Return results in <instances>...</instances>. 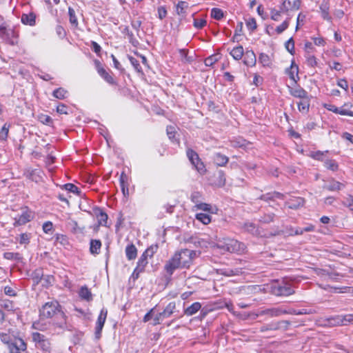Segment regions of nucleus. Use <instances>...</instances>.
<instances>
[{"instance_id": "f257e3e1", "label": "nucleus", "mask_w": 353, "mask_h": 353, "mask_svg": "<svg viewBox=\"0 0 353 353\" xmlns=\"http://www.w3.org/2000/svg\"><path fill=\"white\" fill-rule=\"evenodd\" d=\"M196 256V251L183 249L174 253L165 264L164 269L167 273L171 275L178 268H189Z\"/></svg>"}, {"instance_id": "f03ea898", "label": "nucleus", "mask_w": 353, "mask_h": 353, "mask_svg": "<svg viewBox=\"0 0 353 353\" xmlns=\"http://www.w3.org/2000/svg\"><path fill=\"white\" fill-rule=\"evenodd\" d=\"M40 319L55 317L58 321L54 325L63 330L66 327V316L61 310V305L57 301H51L45 303L39 310Z\"/></svg>"}, {"instance_id": "7ed1b4c3", "label": "nucleus", "mask_w": 353, "mask_h": 353, "mask_svg": "<svg viewBox=\"0 0 353 353\" xmlns=\"http://www.w3.org/2000/svg\"><path fill=\"white\" fill-rule=\"evenodd\" d=\"M223 251L229 252L243 253L245 250V245L235 239L223 238L218 239L217 242L212 245Z\"/></svg>"}, {"instance_id": "20e7f679", "label": "nucleus", "mask_w": 353, "mask_h": 353, "mask_svg": "<svg viewBox=\"0 0 353 353\" xmlns=\"http://www.w3.org/2000/svg\"><path fill=\"white\" fill-rule=\"evenodd\" d=\"M1 341L8 345L10 353H22L27 349V345L21 339H17L10 342V336L5 333L0 334Z\"/></svg>"}, {"instance_id": "39448f33", "label": "nucleus", "mask_w": 353, "mask_h": 353, "mask_svg": "<svg viewBox=\"0 0 353 353\" xmlns=\"http://www.w3.org/2000/svg\"><path fill=\"white\" fill-rule=\"evenodd\" d=\"M32 340L34 343L36 347L42 350L44 352H50L51 350V342L45 335L34 332L31 334Z\"/></svg>"}, {"instance_id": "423d86ee", "label": "nucleus", "mask_w": 353, "mask_h": 353, "mask_svg": "<svg viewBox=\"0 0 353 353\" xmlns=\"http://www.w3.org/2000/svg\"><path fill=\"white\" fill-rule=\"evenodd\" d=\"M301 6L300 0H294L292 2L290 0H285L281 5V11L288 15V17H292L291 12L298 10Z\"/></svg>"}, {"instance_id": "0eeeda50", "label": "nucleus", "mask_w": 353, "mask_h": 353, "mask_svg": "<svg viewBox=\"0 0 353 353\" xmlns=\"http://www.w3.org/2000/svg\"><path fill=\"white\" fill-rule=\"evenodd\" d=\"M33 217L34 214L31 210L27 208H23L21 214L18 217L14 218V225L15 226L24 225L30 221Z\"/></svg>"}, {"instance_id": "6e6552de", "label": "nucleus", "mask_w": 353, "mask_h": 353, "mask_svg": "<svg viewBox=\"0 0 353 353\" xmlns=\"http://www.w3.org/2000/svg\"><path fill=\"white\" fill-rule=\"evenodd\" d=\"M187 156L191 163L195 166L196 169L200 173L205 172V167L202 162H201L198 154L192 150H188L187 151Z\"/></svg>"}, {"instance_id": "1a4fd4ad", "label": "nucleus", "mask_w": 353, "mask_h": 353, "mask_svg": "<svg viewBox=\"0 0 353 353\" xmlns=\"http://www.w3.org/2000/svg\"><path fill=\"white\" fill-rule=\"evenodd\" d=\"M108 311L106 309L103 308L98 316L96 327H95V337L99 339L101 337V333L103 327L104 323L107 318Z\"/></svg>"}, {"instance_id": "9d476101", "label": "nucleus", "mask_w": 353, "mask_h": 353, "mask_svg": "<svg viewBox=\"0 0 353 353\" xmlns=\"http://www.w3.org/2000/svg\"><path fill=\"white\" fill-rule=\"evenodd\" d=\"M286 312V310L283 307H272L265 310H259L255 316H268L269 317L279 316Z\"/></svg>"}, {"instance_id": "9b49d317", "label": "nucleus", "mask_w": 353, "mask_h": 353, "mask_svg": "<svg viewBox=\"0 0 353 353\" xmlns=\"http://www.w3.org/2000/svg\"><path fill=\"white\" fill-rule=\"evenodd\" d=\"M353 323V314L336 316L330 319V323L332 325H346Z\"/></svg>"}, {"instance_id": "f8f14e48", "label": "nucleus", "mask_w": 353, "mask_h": 353, "mask_svg": "<svg viewBox=\"0 0 353 353\" xmlns=\"http://www.w3.org/2000/svg\"><path fill=\"white\" fill-rule=\"evenodd\" d=\"M272 292L276 296H289L294 293V290L287 285L274 286Z\"/></svg>"}, {"instance_id": "ddd939ff", "label": "nucleus", "mask_w": 353, "mask_h": 353, "mask_svg": "<svg viewBox=\"0 0 353 353\" xmlns=\"http://www.w3.org/2000/svg\"><path fill=\"white\" fill-rule=\"evenodd\" d=\"M320 11L322 17L328 21H332V17L330 15V2L329 0H323L321 4L320 5Z\"/></svg>"}, {"instance_id": "4468645a", "label": "nucleus", "mask_w": 353, "mask_h": 353, "mask_svg": "<svg viewBox=\"0 0 353 353\" xmlns=\"http://www.w3.org/2000/svg\"><path fill=\"white\" fill-rule=\"evenodd\" d=\"M97 71L99 75L104 79L108 83L111 85H116V81L111 74H110L103 67L99 64L97 65Z\"/></svg>"}, {"instance_id": "2eb2a0df", "label": "nucleus", "mask_w": 353, "mask_h": 353, "mask_svg": "<svg viewBox=\"0 0 353 353\" xmlns=\"http://www.w3.org/2000/svg\"><path fill=\"white\" fill-rule=\"evenodd\" d=\"M256 62L255 54L253 51H247L245 54L243 63L248 66H254Z\"/></svg>"}, {"instance_id": "dca6fc26", "label": "nucleus", "mask_w": 353, "mask_h": 353, "mask_svg": "<svg viewBox=\"0 0 353 353\" xmlns=\"http://www.w3.org/2000/svg\"><path fill=\"white\" fill-rule=\"evenodd\" d=\"M290 94L296 98L305 99L308 97L307 92L301 87L291 88L290 90Z\"/></svg>"}, {"instance_id": "f3484780", "label": "nucleus", "mask_w": 353, "mask_h": 353, "mask_svg": "<svg viewBox=\"0 0 353 353\" xmlns=\"http://www.w3.org/2000/svg\"><path fill=\"white\" fill-rule=\"evenodd\" d=\"M176 308L175 302H170L161 312H159V316H163L164 319L170 317L174 312Z\"/></svg>"}, {"instance_id": "a211bd4d", "label": "nucleus", "mask_w": 353, "mask_h": 353, "mask_svg": "<svg viewBox=\"0 0 353 353\" xmlns=\"http://www.w3.org/2000/svg\"><path fill=\"white\" fill-rule=\"evenodd\" d=\"M345 187L344 184L336 181H331L328 183L325 184L323 188L329 191H336L340 190Z\"/></svg>"}, {"instance_id": "6ab92c4d", "label": "nucleus", "mask_w": 353, "mask_h": 353, "mask_svg": "<svg viewBox=\"0 0 353 353\" xmlns=\"http://www.w3.org/2000/svg\"><path fill=\"white\" fill-rule=\"evenodd\" d=\"M281 324H285V325H288L290 323L287 321H282L278 323L265 325L261 327V332H263L268 330H276L280 327Z\"/></svg>"}, {"instance_id": "aec40b11", "label": "nucleus", "mask_w": 353, "mask_h": 353, "mask_svg": "<svg viewBox=\"0 0 353 353\" xmlns=\"http://www.w3.org/2000/svg\"><path fill=\"white\" fill-rule=\"evenodd\" d=\"M97 218L99 224L94 228L95 231L98 230L99 225L107 226L108 216L106 213L99 211V212L97 214Z\"/></svg>"}, {"instance_id": "412c9836", "label": "nucleus", "mask_w": 353, "mask_h": 353, "mask_svg": "<svg viewBox=\"0 0 353 353\" xmlns=\"http://www.w3.org/2000/svg\"><path fill=\"white\" fill-rule=\"evenodd\" d=\"M125 254L128 260H133L137 256V249L134 244L128 245L125 248Z\"/></svg>"}, {"instance_id": "4be33fe9", "label": "nucleus", "mask_w": 353, "mask_h": 353, "mask_svg": "<svg viewBox=\"0 0 353 353\" xmlns=\"http://www.w3.org/2000/svg\"><path fill=\"white\" fill-rule=\"evenodd\" d=\"M201 303L199 302H195L185 310L184 314L187 316H192L196 314L201 309Z\"/></svg>"}, {"instance_id": "5701e85b", "label": "nucleus", "mask_w": 353, "mask_h": 353, "mask_svg": "<svg viewBox=\"0 0 353 353\" xmlns=\"http://www.w3.org/2000/svg\"><path fill=\"white\" fill-rule=\"evenodd\" d=\"M35 14L32 12L23 14L21 16V21L26 25L34 26L35 24Z\"/></svg>"}, {"instance_id": "b1692460", "label": "nucleus", "mask_w": 353, "mask_h": 353, "mask_svg": "<svg viewBox=\"0 0 353 353\" xmlns=\"http://www.w3.org/2000/svg\"><path fill=\"white\" fill-rule=\"evenodd\" d=\"M214 161L219 166H224L228 162V158L221 153H216L214 156Z\"/></svg>"}, {"instance_id": "393cba45", "label": "nucleus", "mask_w": 353, "mask_h": 353, "mask_svg": "<svg viewBox=\"0 0 353 353\" xmlns=\"http://www.w3.org/2000/svg\"><path fill=\"white\" fill-rule=\"evenodd\" d=\"M243 53V48L241 46L234 48L230 52L231 56L235 60H240L242 58Z\"/></svg>"}, {"instance_id": "a878e982", "label": "nucleus", "mask_w": 353, "mask_h": 353, "mask_svg": "<svg viewBox=\"0 0 353 353\" xmlns=\"http://www.w3.org/2000/svg\"><path fill=\"white\" fill-rule=\"evenodd\" d=\"M101 247V243L99 240L93 239L90 241V251L92 254H99Z\"/></svg>"}, {"instance_id": "bb28decb", "label": "nucleus", "mask_w": 353, "mask_h": 353, "mask_svg": "<svg viewBox=\"0 0 353 353\" xmlns=\"http://www.w3.org/2000/svg\"><path fill=\"white\" fill-rule=\"evenodd\" d=\"M310 106V98L309 96L305 99H301V101L298 103V108L301 112H307Z\"/></svg>"}, {"instance_id": "cd10ccee", "label": "nucleus", "mask_w": 353, "mask_h": 353, "mask_svg": "<svg viewBox=\"0 0 353 353\" xmlns=\"http://www.w3.org/2000/svg\"><path fill=\"white\" fill-rule=\"evenodd\" d=\"M188 8V3L185 1H179L176 5V10L179 15H184L186 10Z\"/></svg>"}, {"instance_id": "c85d7f7f", "label": "nucleus", "mask_w": 353, "mask_h": 353, "mask_svg": "<svg viewBox=\"0 0 353 353\" xmlns=\"http://www.w3.org/2000/svg\"><path fill=\"white\" fill-rule=\"evenodd\" d=\"M79 296L85 299V300H87V301H90V300H92V294H91V292L90 291V290L84 286V287H82L79 291Z\"/></svg>"}, {"instance_id": "c756f323", "label": "nucleus", "mask_w": 353, "mask_h": 353, "mask_svg": "<svg viewBox=\"0 0 353 353\" xmlns=\"http://www.w3.org/2000/svg\"><path fill=\"white\" fill-rule=\"evenodd\" d=\"M68 14H69V20H70V23L74 27H75V28L77 27L78 26V20H77V17L76 16L74 10L70 7L68 8Z\"/></svg>"}, {"instance_id": "7c9ffc66", "label": "nucleus", "mask_w": 353, "mask_h": 353, "mask_svg": "<svg viewBox=\"0 0 353 353\" xmlns=\"http://www.w3.org/2000/svg\"><path fill=\"white\" fill-rule=\"evenodd\" d=\"M148 263V256H146L145 255L142 254L137 262V268H138V270H141L144 271L145 268L146 267Z\"/></svg>"}, {"instance_id": "2f4dec72", "label": "nucleus", "mask_w": 353, "mask_h": 353, "mask_svg": "<svg viewBox=\"0 0 353 353\" xmlns=\"http://www.w3.org/2000/svg\"><path fill=\"white\" fill-rule=\"evenodd\" d=\"M196 218L205 225H208L211 222V216L208 214L198 213L196 215Z\"/></svg>"}, {"instance_id": "473e14b6", "label": "nucleus", "mask_w": 353, "mask_h": 353, "mask_svg": "<svg viewBox=\"0 0 353 353\" xmlns=\"http://www.w3.org/2000/svg\"><path fill=\"white\" fill-rule=\"evenodd\" d=\"M10 124L6 123L0 130V140L6 141L8 138Z\"/></svg>"}, {"instance_id": "72a5a7b5", "label": "nucleus", "mask_w": 353, "mask_h": 353, "mask_svg": "<svg viewBox=\"0 0 353 353\" xmlns=\"http://www.w3.org/2000/svg\"><path fill=\"white\" fill-rule=\"evenodd\" d=\"M214 183L219 187L223 186L225 183V177L222 171H219L216 176Z\"/></svg>"}, {"instance_id": "f704fd0d", "label": "nucleus", "mask_w": 353, "mask_h": 353, "mask_svg": "<svg viewBox=\"0 0 353 353\" xmlns=\"http://www.w3.org/2000/svg\"><path fill=\"white\" fill-rule=\"evenodd\" d=\"M304 200L302 198H298L296 200H293L291 202L287 203L289 208L296 209L303 205Z\"/></svg>"}, {"instance_id": "c9c22d12", "label": "nucleus", "mask_w": 353, "mask_h": 353, "mask_svg": "<svg viewBox=\"0 0 353 353\" xmlns=\"http://www.w3.org/2000/svg\"><path fill=\"white\" fill-rule=\"evenodd\" d=\"M287 72L288 73L290 79H292L296 83V80L295 79V77L298 76V66L296 65H293L292 63L290 68L287 70Z\"/></svg>"}, {"instance_id": "e433bc0d", "label": "nucleus", "mask_w": 353, "mask_h": 353, "mask_svg": "<svg viewBox=\"0 0 353 353\" xmlns=\"http://www.w3.org/2000/svg\"><path fill=\"white\" fill-rule=\"evenodd\" d=\"M68 92L62 88H59L53 92V96L59 99H63L66 97Z\"/></svg>"}, {"instance_id": "4c0bfd02", "label": "nucleus", "mask_w": 353, "mask_h": 353, "mask_svg": "<svg viewBox=\"0 0 353 353\" xmlns=\"http://www.w3.org/2000/svg\"><path fill=\"white\" fill-rule=\"evenodd\" d=\"M211 17L216 20H220L223 17V12L219 8H212L211 10Z\"/></svg>"}, {"instance_id": "58836bf2", "label": "nucleus", "mask_w": 353, "mask_h": 353, "mask_svg": "<svg viewBox=\"0 0 353 353\" xmlns=\"http://www.w3.org/2000/svg\"><path fill=\"white\" fill-rule=\"evenodd\" d=\"M259 62L262 63L263 66H269L271 63L270 57L264 53H261L259 58Z\"/></svg>"}, {"instance_id": "ea45409f", "label": "nucleus", "mask_w": 353, "mask_h": 353, "mask_svg": "<svg viewBox=\"0 0 353 353\" xmlns=\"http://www.w3.org/2000/svg\"><path fill=\"white\" fill-rule=\"evenodd\" d=\"M158 245H152L149 248H148L145 252L143 253L146 256L152 257L154 253L157 252Z\"/></svg>"}, {"instance_id": "a19ab883", "label": "nucleus", "mask_w": 353, "mask_h": 353, "mask_svg": "<svg viewBox=\"0 0 353 353\" xmlns=\"http://www.w3.org/2000/svg\"><path fill=\"white\" fill-rule=\"evenodd\" d=\"M290 19V17H288L280 26H277V28H276V32L278 34L282 33L288 28Z\"/></svg>"}, {"instance_id": "79ce46f5", "label": "nucleus", "mask_w": 353, "mask_h": 353, "mask_svg": "<svg viewBox=\"0 0 353 353\" xmlns=\"http://www.w3.org/2000/svg\"><path fill=\"white\" fill-rule=\"evenodd\" d=\"M205 19H194L193 26L197 29H201L206 25Z\"/></svg>"}, {"instance_id": "37998d69", "label": "nucleus", "mask_w": 353, "mask_h": 353, "mask_svg": "<svg viewBox=\"0 0 353 353\" xmlns=\"http://www.w3.org/2000/svg\"><path fill=\"white\" fill-rule=\"evenodd\" d=\"M197 210H201L205 212H211V205L205 203H199L194 206Z\"/></svg>"}, {"instance_id": "c03bdc74", "label": "nucleus", "mask_w": 353, "mask_h": 353, "mask_svg": "<svg viewBox=\"0 0 353 353\" xmlns=\"http://www.w3.org/2000/svg\"><path fill=\"white\" fill-rule=\"evenodd\" d=\"M325 166L332 171H336L338 169V165L334 160H327L325 162Z\"/></svg>"}, {"instance_id": "a18cd8bd", "label": "nucleus", "mask_w": 353, "mask_h": 353, "mask_svg": "<svg viewBox=\"0 0 353 353\" xmlns=\"http://www.w3.org/2000/svg\"><path fill=\"white\" fill-rule=\"evenodd\" d=\"M271 19L274 21H279V17L281 14H284L283 11H281V8L277 10L276 9H272L270 11Z\"/></svg>"}, {"instance_id": "49530a36", "label": "nucleus", "mask_w": 353, "mask_h": 353, "mask_svg": "<svg viewBox=\"0 0 353 353\" xmlns=\"http://www.w3.org/2000/svg\"><path fill=\"white\" fill-rule=\"evenodd\" d=\"M63 187L70 192L76 193L77 194H79L80 193L79 188L72 183H67L64 185Z\"/></svg>"}, {"instance_id": "de8ad7c7", "label": "nucleus", "mask_w": 353, "mask_h": 353, "mask_svg": "<svg viewBox=\"0 0 353 353\" xmlns=\"http://www.w3.org/2000/svg\"><path fill=\"white\" fill-rule=\"evenodd\" d=\"M242 30H243V23L239 22V23H238V24L236 26L235 32H234V37L232 39L234 41H238V37L241 35Z\"/></svg>"}, {"instance_id": "09e8293b", "label": "nucleus", "mask_w": 353, "mask_h": 353, "mask_svg": "<svg viewBox=\"0 0 353 353\" xmlns=\"http://www.w3.org/2000/svg\"><path fill=\"white\" fill-rule=\"evenodd\" d=\"M285 48L286 50L291 54H293L294 52V42L292 38H290L285 43Z\"/></svg>"}, {"instance_id": "8fccbe9b", "label": "nucleus", "mask_w": 353, "mask_h": 353, "mask_svg": "<svg viewBox=\"0 0 353 353\" xmlns=\"http://www.w3.org/2000/svg\"><path fill=\"white\" fill-rule=\"evenodd\" d=\"M244 227H245V229L248 232H250V233H252L253 234H257V229H256V226H255V225L254 223H245Z\"/></svg>"}, {"instance_id": "3c124183", "label": "nucleus", "mask_w": 353, "mask_h": 353, "mask_svg": "<svg viewBox=\"0 0 353 353\" xmlns=\"http://www.w3.org/2000/svg\"><path fill=\"white\" fill-rule=\"evenodd\" d=\"M1 307L4 308L5 310L8 311H14V306L12 303V302L10 301H4L1 304Z\"/></svg>"}, {"instance_id": "603ef678", "label": "nucleus", "mask_w": 353, "mask_h": 353, "mask_svg": "<svg viewBox=\"0 0 353 353\" xmlns=\"http://www.w3.org/2000/svg\"><path fill=\"white\" fill-rule=\"evenodd\" d=\"M327 151L325 152H312L310 154V157L314 159L319 160V161H323V156L325 154V153H327Z\"/></svg>"}, {"instance_id": "864d4df0", "label": "nucleus", "mask_w": 353, "mask_h": 353, "mask_svg": "<svg viewBox=\"0 0 353 353\" xmlns=\"http://www.w3.org/2000/svg\"><path fill=\"white\" fill-rule=\"evenodd\" d=\"M343 204L353 211V196L350 195L347 197L345 200L343 201Z\"/></svg>"}, {"instance_id": "5fc2aeb1", "label": "nucleus", "mask_w": 353, "mask_h": 353, "mask_svg": "<svg viewBox=\"0 0 353 353\" xmlns=\"http://www.w3.org/2000/svg\"><path fill=\"white\" fill-rule=\"evenodd\" d=\"M166 131H167V134H168L169 139L171 140H173L175 137V134H176L175 128L174 126H171V125L168 126Z\"/></svg>"}, {"instance_id": "6e6d98bb", "label": "nucleus", "mask_w": 353, "mask_h": 353, "mask_svg": "<svg viewBox=\"0 0 353 353\" xmlns=\"http://www.w3.org/2000/svg\"><path fill=\"white\" fill-rule=\"evenodd\" d=\"M32 327L35 330H39L41 331L46 330V325L42 323L40 321L34 322L32 324Z\"/></svg>"}, {"instance_id": "4d7b16f0", "label": "nucleus", "mask_w": 353, "mask_h": 353, "mask_svg": "<svg viewBox=\"0 0 353 353\" xmlns=\"http://www.w3.org/2000/svg\"><path fill=\"white\" fill-rule=\"evenodd\" d=\"M129 60L131 63V64L134 66L135 70L138 72H141V68L140 67V65L139 63V61L134 57L129 56Z\"/></svg>"}, {"instance_id": "13d9d810", "label": "nucleus", "mask_w": 353, "mask_h": 353, "mask_svg": "<svg viewBox=\"0 0 353 353\" xmlns=\"http://www.w3.org/2000/svg\"><path fill=\"white\" fill-rule=\"evenodd\" d=\"M167 16V10L164 6H160L158 8V17L162 20Z\"/></svg>"}, {"instance_id": "bf43d9fd", "label": "nucleus", "mask_w": 353, "mask_h": 353, "mask_svg": "<svg viewBox=\"0 0 353 353\" xmlns=\"http://www.w3.org/2000/svg\"><path fill=\"white\" fill-rule=\"evenodd\" d=\"M216 61L217 59L216 58V56L212 55L205 59V64L207 66H212Z\"/></svg>"}, {"instance_id": "052dcab7", "label": "nucleus", "mask_w": 353, "mask_h": 353, "mask_svg": "<svg viewBox=\"0 0 353 353\" xmlns=\"http://www.w3.org/2000/svg\"><path fill=\"white\" fill-rule=\"evenodd\" d=\"M201 196V195L199 192H194L191 195V200L193 203H194L196 205L197 203H201L200 202Z\"/></svg>"}, {"instance_id": "680f3d73", "label": "nucleus", "mask_w": 353, "mask_h": 353, "mask_svg": "<svg viewBox=\"0 0 353 353\" xmlns=\"http://www.w3.org/2000/svg\"><path fill=\"white\" fill-rule=\"evenodd\" d=\"M39 120L41 123L44 124H49L52 122L51 117L44 114H42L39 117Z\"/></svg>"}, {"instance_id": "e2e57ef3", "label": "nucleus", "mask_w": 353, "mask_h": 353, "mask_svg": "<svg viewBox=\"0 0 353 353\" xmlns=\"http://www.w3.org/2000/svg\"><path fill=\"white\" fill-rule=\"evenodd\" d=\"M247 26L249 29L254 30L256 28V22L254 19H250L247 22Z\"/></svg>"}, {"instance_id": "0e129e2a", "label": "nucleus", "mask_w": 353, "mask_h": 353, "mask_svg": "<svg viewBox=\"0 0 353 353\" xmlns=\"http://www.w3.org/2000/svg\"><path fill=\"white\" fill-rule=\"evenodd\" d=\"M307 63L309 65L314 67L316 65V59L314 56L310 55L307 59Z\"/></svg>"}, {"instance_id": "69168bd1", "label": "nucleus", "mask_w": 353, "mask_h": 353, "mask_svg": "<svg viewBox=\"0 0 353 353\" xmlns=\"http://www.w3.org/2000/svg\"><path fill=\"white\" fill-rule=\"evenodd\" d=\"M52 229V223L50 221L46 222L43 225V230L46 233L49 232Z\"/></svg>"}, {"instance_id": "338daca9", "label": "nucleus", "mask_w": 353, "mask_h": 353, "mask_svg": "<svg viewBox=\"0 0 353 353\" xmlns=\"http://www.w3.org/2000/svg\"><path fill=\"white\" fill-rule=\"evenodd\" d=\"M29 242V236L27 234H21L20 235L19 243L21 244H26Z\"/></svg>"}, {"instance_id": "774afa93", "label": "nucleus", "mask_w": 353, "mask_h": 353, "mask_svg": "<svg viewBox=\"0 0 353 353\" xmlns=\"http://www.w3.org/2000/svg\"><path fill=\"white\" fill-rule=\"evenodd\" d=\"M57 112L60 114H68L67 107L63 104H60L57 108Z\"/></svg>"}]
</instances>
